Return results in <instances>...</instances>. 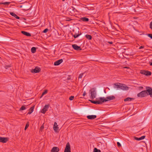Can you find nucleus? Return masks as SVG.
<instances>
[{"mask_svg": "<svg viewBox=\"0 0 152 152\" xmlns=\"http://www.w3.org/2000/svg\"><path fill=\"white\" fill-rule=\"evenodd\" d=\"M44 126H43V125H42V126L40 127V130H42V129H44Z\"/></svg>", "mask_w": 152, "mask_h": 152, "instance_id": "nucleus-42", "label": "nucleus"}, {"mask_svg": "<svg viewBox=\"0 0 152 152\" xmlns=\"http://www.w3.org/2000/svg\"><path fill=\"white\" fill-rule=\"evenodd\" d=\"M10 67V65H6L5 66V68L6 69H7L8 67Z\"/></svg>", "mask_w": 152, "mask_h": 152, "instance_id": "nucleus-41", "label": "nucleus"}, {"mask_svg": "<svg viewBox=\"0 0 152 152\" xmlns=\"http://www.w3.org/2000/svg\"><path fill=\"white\" fill-rule=\"evenodd\" d=\"M10 2H0V4H4L5 5H8L10 4Z\"/></svg>", "mask_w": 152, "mask_h": 152, "instance_id": "nucleus-26", "label": "nucleus"}, {"mask_svg": "<svg viewBox=\"0 0 152 152\" xmlns=\"http://www.w3.org/2000/svg\"><path fill=\"white\" fill-rule=\"evenodd\" d=\"M29 126V123L28 122L26 125V126L25 127V129H24V130H26V129H27V128H28V127Z\"/></svg>", "mask_w": 152, "mask_h": 152, "instance_id": "nucleus-32", "label": "nucleus"}, {"mask_svg": "<svg viewBox=\"0 0 152 152\" xmlns=\"http://www.w3.org/2000/svg\"><path fill=\"white\" fill-rule=\"evenodd\" d=\"M62 1H65V0H62Z\"/></svg>", "mask_w": 152, "mask_h": 152, "instance_id": "nucleus-49", "label": "nucleus"}, {"mask_svg": "<svg viewBox=\"0 0 152 152\" xmlns=\"http://www.w3.org/2000/svg\"><path fill=\"white\" fill-rule=\"evenodd\" d=\"M21 33L25 35L28 37H30L31 36V34L30 33L24 31H22Z\"/></svg>", "mask_w": 152, "mask_h": 152, "instance_id": "nucleus-18", "label": "nucleus"}, {"mask_svg": "<svg viewBox=\"0 0 152 152\" xmlns=\"http://www.w3.org/2000/svg\"><path fill=\"white\" fill-rule=\"evenodd\" d=\"M83 73H81L79 75V78H81L82 76H83Z\"/></svg>", "mask_w": 152, "mask_h": 152, "instance_id": "nucleus-37", "label": "nucleus"}, {"mask_svg": "<svg viewBox=\"0 0 152 152\" xmlns=\"http://www.w3.org/2000/svg\"><path fill=\"white\" fill-rule=\"evenodd\" d=\"M87 117L88 119L93 120L95 118L96 116V115H89L87 116Z\"/></svg>", "mask_w": 152, "mask_h": 152, "instance_id": "nucleus-15", "label": "nucleus"}, {"mask_svg": "<svg viewBox=\"0 0 152 152\" xmlns=\"http://www.w3.org/2000/svg\"><path fill=\"white\" fill-rule=\"evenodd\" d=\"M85 37L88 40H91L92 38L91 36L90 35H86Z\"/></svg>", "mask_w": 152, "mask_h": 152, "instance_id": "nucleus-24", "label": "nucleus"}, {"mask_svg": "<svg viewBox=\"0 0 152 152\" xmlns=\"http://www.w3.org/2000/svg\"><path fill=\"white\" fill-rule=\"evenodd\" d=\"M148 88L149 89H147V93H148L149 94L150 96L151 97H152V89L150 87H148Z\"/></svg>", "mask_w": 152, "mask_h": 152, "instance_id": "nucleus-11", "label": "nucleus"}, {"mask_svg": "<svg viewBox=\"0 0 152 152\" xmlns=\"http://www.w3.org/2000/svg\"><path fill=\"white\" fill-rule=\"evenodd\" d=\"M101 98H102V97H100L99 98L100 100H96V101H94L89 100V101L92 103H94L95 104H100L102 103L103 102H104L103 101V100H102L101 99Z\"/></svg>", "mask_w": 152, "mask_h": 152, "instance_id": "nucleus-4", "label": "nucleus"}, {"mask_svg": "<svg viewBox=\"0 0 152 152\" xmlns=\"http://www.w3.org/2000/svg\"><path fill=\"white\" fill-rule=\"evenodd\" d=\"M10 14L14 16L15 18H16V19H20V17L18 16L15 14V13L13 12H10Z\"/></svg>", "mask_w": 152, "mask_h": 152, "instance_id": "nucleus-20", "label": "nucleus"}, {"mask_svg": "<svg viewBox=\"0 0 152 152\" xmlns=\"http://www.w3.org/2000/svg\"><path fill=\"white\" fill-rule=\"evenodd\" d=\"M151 62H149V64H150V65H151V66H152V60H151Z\"/></svg>", "mask_w": 152, "mask_h": 152, "instance_id": "nucleus-45", "label": "nucleus"}, {"mask_svg": "<svg viewBox=\"0 0 152 152\" xmlns=\"http://www.w3.org/2000/svg\"><path fill=\"white\" fill-rule=\"evenodd\" d=\"M148 95V94L147 92L146 91H143L137 94V96L138 97H143L146 96Z\"/></svg>", "mask_w": 152, "mask_h": 152, "instance_id": "nucleus-3", "label": "nucleus"}, {"mask_svg": "<svg viewBox=\"0 0 152 152\" xmlns=\"http://www.w3.org/2000/svg\"><path fill=\"white\" fill-rule=\"evenodd\" d=\"M64 152H71L70 146L69 142L67 143Z\"/></svg>", "mask_w": 152, "mask_h": 152, "instance_id": "nucleus-5", "label": "nucleus"}, {"mask_svg": "<svg viewBox=\"0 0 152 152\" xmlns=\"http://www.w3.org/2000/svg\"><path fill=\"white\" fill-rule=\"evenodd\" d=\"M81 20L83 21L88 22L89 21L88 18L86 17H83L81 18Z\"/></svg>", "mask_w": 152, "mask_h": 152, "instance_id": "nucleus-23", "label": "nucleus"}, {"mask_svg": "<svg viewBox=\"0 0 152 152\" xmlns=\"http://www.w3.org/2000/svg\"><path fill=\"white\" fill-rule=\"evenodd\" d=\"M48 93V90H45L44 91L42 94L41 95V96L40 97V98H41L44 95Z\"/></svg>", "mask_w": 152, "mask_h": 152, "instance_id": "nucleus-28", "label": "nucleus"}, {"mask_svg": "<svg viewBox=\"0 0 152 152\" xmlns=\"http://www.w3.org/2000/svg\"><path fill=\"white\" fill-rule=\"evenodd\" d=\"M145 136H142L141 137L138 138L136 137H134V139L137 140H143L145 138Z\"/></svg>", "mask_w": 152, "mask_h": 152, "instance_id": "nucleus-19", "label": "nucleus"}, {"mask_svg": "<svg viewBox=\"0 0 152 152\" xmlns=\"http://www.w3.org/2000/svg\"><path fill=\"white\" fill-rule=\"evenodd\" d=\"M149 26L150 28L152 30V21L150 23Z\"/></svg>", "mask_w": 152, "mask_h": 152, "instance_id": "nucleus-39", "label": "nucleus"}, {"mask_svg": "<svg viewBox=\"0 0 152 152\" xmlns=\"http://www.w3.org/2000/svg\"><path fill=\"white\" fill-rule=\"evenodd\" d=\"M89 92L91 94V98L94 99L95 98L96 95V90L95 88H93L91 89Z\"/></svg>", "mask_w": 152, "mask_h": 152, "instance_id": "nucleus-1", "label": "nucleus"}, {"mask_svg": "<svg viewBox=\"0 0 152 152\" xmlns=\"http://www.w3.org/2000/svg\"><path fill=\"white\" fill-rule=\"evenodd\" d=\"M40 71V69L39 68L37 67H36L35 69H33L31 71L32 72H35V73H38Z\"/></svg>", "mask_w": 152, "mask_h": 152, "instance_id": "nucleus-13", "label": "nucleus"}, {"mask_svg": "<svg viewBox=\"0 0 152 152\" xmlns=\"http://www.w3.org/2000/svg\"><path fill=\"white\" fill-rule=\"evenodd\" d=\"M8 140L7 137H0V142L2 143L6 142Z\"/></svg>", "mask_w": 152, "mask_h": 152, "instance_id": "nucleus-8", "label": "nucleus"}, {"mask_svg": "<svg viewBox=\"0 0 152 152\" xmlns=\"http://www.w3.org/2000/svg\"><path fill=\"white\" fill-rule=\"evenodd\" d=\"M78 32L79 31H78V33H75L74 34H73V33H72V36H73L75 38L77 37H78L79 36L81 35V33L79 34H78Z\"/></svg>", "mask_w": 152, "mask_h": 152, "instance_id": "nucleus-17", "label": "nucleus"}, {"mask_svg": "<svg viewBox=\"0 0 152 152\" xmlns=\"http://www.w3.org/2000/svg\"><path fill=\"white\" fill-rule=\"evenodd\" d=\"M146 71L145 70H141L140 71V73L142 74H143L146 75Z\"/></svg>", "mask_w": 152, "mask_h": 152, "instance_id": "nucleus-31", "label": "nucleus"}, {"mask_svg": "<svg viewBox=\"0 0 152 152\" xmlns=\"http://www.w3.org/2000/svg\"><path fill=\"white\" fill-rule=\"evenodd\" d=\"M72 20V19H71L70 18H68V17L66 18V21H70Z\"/></svg>", "mask_w": 152, "mask_h": 152, "instance_id": "nucleus-33", "label": "nucleus"}, {"mask_svg": "<svg viewBox=\"0 0 152 152\" xmlns=\"http://www.w3.org/2000/svg\"><path fill=\"white\" fill-rule=\"evenodd\" d=\"M71 8H72V11H73L74 12L77 11V10L76 9H75V8H74V7H71Z\"/></svg>", "mask_w": 152, "mask_h": 152, "instance_id": "nucleus-36", "label": "nucleus"}, {"mask_svg": "<svg viewBox=\"0 0 152 152\" xmlns=\"http://www.w3.org/2000/svg\"><path fill=\"white\" fill-rule=\"evenodd\" d=\"M151 72H150L148 71H146V75L147 76H149L151 75Z\"/></svg>", "mask_w": 152, "mask_h": 152, "instance_id": "nucleus-27", "label": "nucleus"}, {"mask_svg": "<svg viewBox=\"0 0 152 152\" xmlns=\"http://www.w3.org/2000/svg\"><path fill=\"white\" fill-rule=\"evenodd\" d=\"M26 109L25 107L24 106H22L20 108V110H25Z\"/></svg>", "mask_w": 152, "mask_h": 152, "instance_id": "nucleus-30", "label": "nucleus"}, {"mask_svg": "<svg viewBox=\"0 0 152 152\" xmlns=\"http://www.w3.org/2000/svg\"><path fill=\"white\" fill-rule=\"evenodd\" d=\"M134 99V98H130V97H128L124 100V101L126 102L127 101H131L132 100H133Z\"/></svg>", "mask_w": 152, "mask_h": 152, "instance_id": "nucleus-22", "label": "nucleus"}, {"mask_svg": "<svg viewBox=\"0 0 152 152\" xmlns=\"http://www.w3.org/2000/svg\"><path fill=\"white\" fill-rule=\"evenodd\" d=\"M74 98V96H70L69 98V99L70 100H73Z\"/></svg>", "mask_w": 152, "mask_h": 152, "instance_id": "nucleus-34", "label": "nucleus"}, {"mask_svg": "<svg viewBox=\"0 0 152 152\" xmlns=\"http://www.w3.org/2000/svg\"><path fill=\"white\" fill-rule=\"evenodd\" d=\"M108 43L110 44H112L113 43V42H108Z\"/></svg>", "mask_w": 152, "mask_h": 152, "instance_id": "nucleus-47", "label": "nucleus"}, {"mask_svg": "<svg viewBox=\"0 0 152 152\" xmlns=\"http://www.w3.org/2000/svg\"><path fill=\"white\" fill-rule=\"evenodd\" d=\"M139 88L140 89H142L143 88V87L142 86H140L139 87Z\"/></svg>", "mask_w": 152, "mask_h": 152, "instance_id": "nucleus-46", "label": "nucleus"}, {"mask_svg": "<svg viewBox=\"0 0 152 152\" xmlns=\"http://www.w3.org/2000/svg\"><path fill=\"white\" fill-rule=\"evenodd\" d=\"M63 61L62 59L58 60L54 62V65L56 66L58 65L62 62Z\"/></svg>", "mask_w": 152, "mask_h": 152, "instance_id": "nucleus-14", "label": "nucleus"}, {"mask_svg": "<svg viewBox=\"0 0 152 152\" xmlns=\"http://www.w3.org/2000/svg\"><path fill=\"white\" fill-rule=\"evenodd\" d=\"M53 129L55 132H58L59 128L58 127V126L57 125V123L56 122H55L54 123Z\"/></svg>", "mask_w": 152, "mask_h": 152, "instance_id": "nucleus-9", "label": "nucleus"}, {"mask_svg": "<svg viewBox=\"0 0 152 152\" xmlns=\"http://www.w3.org/2000/svg\"><path fill=\"white\" fill-rule=\"evenodd\" d=\"M48 31V28H46L43 31V32L44 33H46Z\"/></svg>", "mask_w": 152, "mask_h": 152, "instance_id": "nucleus-35", "label": "nucleus"}, {"mask_svg": "<svg viewBox=\"0 0 152 152\" xmlns=\"http://www.w3.org/2000/svg\"><path fill=\"white\" fill-rule=\"evenodd\" d=\"M72 47L74 49L77 50H81L80 47L76 44L72 45Z\"/></svg>", "mask_w": 152, "mask_h": 152, "instance_id": "nucleus-10", "label": "nucleus"}, {"mask_svg": "<svg viewBox=\"0 0 152 152\" xmlns=\"http://www.w3.org/2000/svg\"><path fill=\"white\" fill-rule=\"evenodd\" d=\"M34 107H31L29 110V112L28 113V114H31L33 112L34 110Z\"/></svg>", "mask_w": 152, "mask_h": 152, "instance_id": "nucleus-21", "label": "nucleus"}, {"mask_svg": "<svg viewBox=\"0 0 152 152\" xmlns=\"http://www.w3.org/2000/svg\"><path fill=\"white\" fill-rule=\"evenodd\" d=\"M124 68H128V67H126H126H124Z\"/></svg>", "mask_w": 152, "mask_h": 152, "instance_id": "nucleus-48", "label": "nucleus"}, {"mask_svg": "<svg viewBox=\"0 0 152 152\" xmlns=\"http://www.w3.org/2000/svg\"><path fill=\"white\" fill-rule=\"evenodd\" d=\"M120 83H116L114 84V88H119L121 85Z\"/></svg>", "mask_w": 152, "mask_h": 152, "instance_id": "nucleus-16", "label": "nucleus"}, {"mask_svg": "<svg viewBox=\"0 0 152 152\" xmlns=\"http://www.w3.org/2000/svg\"><path fill=\"white\" fill-rule=\"evenodd\" d=\"M49 105L47 104L45 105L44 108L42 109L41 110V113L45 114L46 112L48 110V109L49 108Z\"/></svg>", "mask_w": 152, "mask_h": 152, "instance_id": "nucleus-6", "label": "nucleus"}, {"mask_svg": "<svg viewBox=\"0 0 152 152\" xmlns=\"http://www.w3.org/2000/svg\"><path fill=\"white\" fill-rule=\"evenodd\" d=\"M148 36L149 37H150L151 39H152V34H148Z\"/></svg>", "mask_w": 152, "mask_h": 152, "instance_id": "nucleus-40", "label": "nucleus"}, {"mask_svg": "<svg viewBox=\"0 0 152 152\" xmlns=\"http://www.w3.org/2000/svg\"><path fill=\"white\" fill-rule=\"evenodd\" d=\"M86 91H84V92L83 93V96H85L86 95Z\"/></svg>", "mask_w": 152, "mask_h": 152, "instance_id": "nucleus-43", "label": "nucleus"}, {"mask_svg": "<svg viewBox=\"0 0 152 152\" xmlns=\"http://www.w3.org/2000/svg\"><path fill=\"white\" fill-rule=\"evenodd\" d=\"M115 98V96L112 95L107 97L105 99L104 97H102V98H101V99L102 100H103V101L104 102L111 100H114Z\"/></svg>", "mask_w": 152, "mask_h": 152, "instance_id": "nucleus-2", "label": "nucleus"}, {"mask_svg": "<svg viewBox=\"0 0 152 152\" xmlns=\"http://www.w3.org/2000/svg\"><path fill=\"white\" fill-rule=\"evenodd\" d=\"M144 48V46H141L140 47V48H139V49H141L142 48Z\"/></svg>", "mask_w": 152, "mask_h": 152, "instance_id": "nucleus-44", "label": "nucleus"}, {"mask_svg": "<svg viewBox=\"0 0 152 152\" xmlns=\"http://www.w3.org/2000/svg\"><path fill=\"white\" fill-rule=\"evenodd\" d=\"M119 88L123 90H126L128 89V87L126 86L125 85L121 83Z\"/></svg>", "mask_w": 152, "mask_h": 152, "instance_id": "nucleus-7", "label": "nucleus"}, {"mask_svg": "<svg viewBox=\"0 0 152 152\" xmlns=\"http://www.w3.org/2000/svg\"><path fill=\"white\" fill-rule=\"evenodd\" d=\"M117 145H118V147H121V144L119 142H117Z\"/></svg>", "mask_w": 152, "mask_h": 152, "instance_id": "nucleus-38", "label": "nucleus"}, {"mask_svg": "<svg viewBox=\"0 0 152 152\" xmlns=\"http://www.w3.org/2000/svg\"><path fill=\"white\" fill-rule=\"evenodd\" d=\"M59 151V148L57 147H54L51 150V152H58Z\"/></svg>", "mask_w": 152, "mask_h": 152, "instance_id": "nucleus-12", "label": "nucleus"}, {"mask_svg": "<svg viewBox=\"0 0 152 152\" xmlns=\"http://www.w3.org/2000/svg\"><path fill=\"white\" fill-rule=\"evenodd\" d=\"M93 152H101L100 150L96 148H94Z\"/></svg>", "mask_w": 152, "mask_h": 152, "instance_id": "nucleus-29", "label": "nucleus"}, {"mask_svg": "<svg viewBox=\"0 0 152 152\" xmlns=\"http://www.w3.org/2000/svg\"><path fill=\"white\" fill-rule=\"evenodd\" d=\"M36 48H35L34 47H33L31 49V52L32 53H34L36 51Z\"/></svg>", "mask_w": 152, "mask_h": 152, "instance_id": "nucleus-25", "label": "nucleus"}]
</instances>
